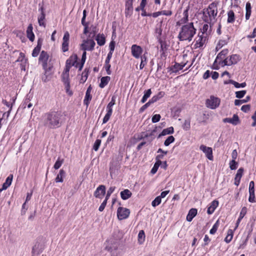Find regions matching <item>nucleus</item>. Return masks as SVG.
Here are the masks:
<instances>
[{"instance_id": "1", "label": "nucleus", "mask_w": 256, "mask_h": 256, "mask_svg": "<svg viewBox=\"0 0 256 256\" xmlns=\"http://www.w3.org/2000/svg\"><path fill=\"white\" fill-rule=\"evenodd\" d=\"M66 115L60 110H52L42 116L44 126L50 129L60 128L66 121Z\"/></svg>"}, {"instance_id": "2", "label": "nucleus", "mask_w": 256, "mask_h": 256, "mask_svg": "<svg viewBox=\"0 0 256 256\" xmlns=\"http://www.w3.org/2000/svg\"><path fill=\"white\" fill-rule=\"evenodd\" d=\"M194 23L190 22L181 28L178 38L180 41L188 40L190 42L196 32Z\"/></svg>"}, {"instance_id": "3", "label": "nucleus", "mask_w": 256, "mask_h": 256, "mask_svg": "<svg viewBox=\"0 0 256 256\" xmlns=\"http://www.w3.org/2000/svg\"><path fill=\"white\" fill-rule=\"evenodd\" d=\"M218 14L216 4L214 3L210 4L208 8L203 12L204 20L211 25H213L216 21V17Z\"/></svg>"}, {"instance_id": "4", "label": "nucleus", "mask_w": 256, "mask_h": 256, "mask_svg": "<svg viewBox=\"0 0 256 256\" xmlns=\"http://www.w3.org/2000/svg\"><path fill=\"white\" fill-rule=\"evenodd\" d=\"M115 104V97L112 96L110 102L106 106L107 112L103 118L102 124H106L109 120L110 117L112 114V106Z\"/></svg>"}, {"instance_id": "5", "label": "nucleus", "mask_w": 256, "mask_h": 256, "mask_svg": "<svg viewBox=\"0 0 256 256\" xmlns=\"http://www.w3.org/2000/svg\"><path fill=\"white\" fill-rule=\"evenodd\" d=\"M220 100L219 98L211 96L210 98L206 100V106L211 109H215L220 104Z\"/></svg>"}, {"instance_id": "6", "label": "nucleus", "mask_w": 256, "mask_h": 256, "mask_svg": "<svg viewBox=\"0 0 256 256\" xmlns=\"http://www.w3.org/2000/svg\"><path fill=\"white\" fill-rule=\"evenodd\" d=\"M96 45L94 41L92 39L84 40L80 44V49L83 51H92Z\"/></svg>"}, {"instance_id": "7", "label": "nucleus", "mask_w": 256, "mask_h": 256, "mask_svg": "<svg viewBox=\"0 0 256 256\" xmlns=\"http://www.w3.org/2000/svg\"><path fill=\"white\" fill-rule=\"evenodd\" d=\"M130 210L129 209L119 207L117 210V216L118 218L120 220H122L128 218L130 215Z\"/></svg>"}, {"instance_id": "8", "label": "nucleus", "mask_w": 256, "mask_h": 256, "mask_svg": "<svg viewBox=\"0 0 256 256\" xmlns=\"http://www.w3.org/2000/svg\"><path fill=\"white\" fill-rule=\"evenodd\" d=\"M62 81L65 86L66 92L70 96L72 94V91L70 90V82L69 79V74H62Z\"/></svg>"}, {"instance_id": "9", "label": "nucleus", "mask_w": 256, "mask_h": 256, "mask_svg": "<svg viewBox=\"0 0 256 256\" xmlns=\"http://www.w3.org/2000/svg\"><path fill=\"white\" fill-rule=\"evenodd\" d=\"M200 150L206 154V157L210 160H212L214 157L212 155V148L202 144L200 146Z\"/></svg>"}, {"instance_id": "10", "label": "nucleus", "mask_w": 256, "mask_h": 256, "mask_svg": "<svg viewBox=\"0 0 256 256\" xmlns=\"http://www.w3.org/2000/svg\"><path fill=\"white\" fill-rule=\"evenodd\" d=\"M143 50L140 46L133 44L131 47L132 56L136 58H138L141 56Z\"/></svg>"}, {"instance_id": "11", "label": "nucleus", "mask_w": 256, "mask_h": 256, "mask_svg": "<svg viewBox=\"0 0 256 256\" xmlns=\"http://www.w3.org/2000/svg\"><path fill=\"white\" fill-rule=\"evenodd\" d=\"M49 58V55L47 52L42 50L39 57V61L42 62V68L44 69H46L48 66V60Z\"/></svg>"}, {"instance_id": "12", "label": "nucleus", "mask_w": 256, "mask_h": 256, "mask_svg": "<svg viewBox=\"0 0 256 256\" xmlns=\"http://www.w3.org/2000/svg\"><path fill=\"white\" fill-rule=\"evenodd\" d=\"M70 38V34L68 32H66L64 34V36L62 38V51L63 52H66L68 50V42Z\"/></svg>"}, {"instance_id": "13", "label": "nucleus", "mask_w": 256, "mask_h": 256, "mask_svg": "<svg viewBox=\"0 0 256 256\" xmlns=\"http://www.w3.org/2000/svg\"><path fill=\"white\" fill-rule=\"evenodd\" d=\"M206 40V36L204 34H200V33H199L196 40V44H194L196 48L202 47L204 44Z\"/></svg>"}, {"instance_id": "14", "label": "nucleus", "mask_w": 256, "mask_h": 256, "mask_svg": "<svg viewBox=\"0 0 256 256\" xmlns=\"http://www.w3.org/2000/svg\"><path fill=\"white\" fill-rule=\"evenodd\" d=\"M186 65V63L184 64H179L175 62L174 66L168 68V72H172L176 73L178 70H182Z\"/></svg>"}, {"instance_id": "15", "label": "nucleus", "mask_w": 256, "mask_h": 256, "mask_svg": "<svg viewBox=\"0 0 256 256\" xmlns=\"http://www.w3.org/2000/svg\"><path fill=\"white\" fill-rule=\"evenodd\" d=\"M106 194V187L104 185L99 186L94 192V196L96 198H102Z\"/></svg>"}, {"instance_id": "16", "label": "nucleus", "mask_w": 256, "mask_h": 256, "mask_svg": "<svg viewBox=\"0 0 256 256\" xmlns=\"http://www.w3.org/2000/svg\"><path fill=\"white\" fill-rule=\"evenodd\" d=\"M78 58L76 54H73L66 60V64L77 68L78 64Z\"/></svg>"}, {"instance_id": "17", "label": "nucleus", "mask_w": 256, "mask_h": 256, "mask_svg": "<svg viewBox=\"0 0 256 256\" xmlns=\"http://www.w3.org/2000/svg\"><path fill=\"white\" fill-rule=\"evenodd\" d=\"M224 122H228L234 126L237 125L240 122V119L237 114H234L232 118H225L223 120Z\"/></svg>"}, {"instance_id": "18", "label": "nucleus", "mask_w": 256, "mask_h": 256, "mask_svg": "<svg viewBox=\"0 0 256 256\" xmlns=\"http://www.w3.org/2000/svg\"><path fill=\"white\" fill-rule=\"evenodd\" d=\"M42 44V38H38V40L37 46L32 50V56L33 57H36L38 55L41 49Z\"/></svg>"}, {"instance_id": "19", "label": "nucleus", "mask_w": 256, "mask_h": 256, "mask_svg": "<svg viewBox=\"0 0 256 256\" xmlns=\"http://www.w3.org/2000/svg\"><path fill=\"white\" fill-rule=\"evenodd\" d=\"M218 206V202L216 200H213L208 208L207 213L212 214Z\"/></svg>"}, {"instance_id": "20", "label": "nucleus", "mask_w": 256, "mask_h": 256, "mask_svg": "<svg viewBox=\"0 0 256 256\" xmlns=\"http://www.w3.org/2000/svg\"><path fill=\"white\" fill-rule=\"evenodd\" d=\"M33 27L32 24H30L26 30V36L31 42L34 40L35 36L32 32Z\"/></svg>"}, {"instance_id": "21", "label": "nucleus", "mask_w": 256, "mask_h": 256, "mask_svg": "<svg viewBox=\"0 0 256 256\" xmlns=\"http://www.w3.org/2000/svg\"><path fill=\"white\" fill-rule=\"evenodd\" d=\"M13 178V175L10 174L6 178V182L3 184L2 188H0V192L7 189L11 184Z\"/></svg>"}, {"instance_id": "22", "label": "nucleus", "mask_w": 256, "mask_h": 256, "mask_svg": "<svg viewBox=\"0 0 256 256\" xmlns=\"http://www.w3.org/2000/svg\"><path fill=\"white\" fill-rule=\"evenodd\" d=\"M51 68L50 67H46V69H44L45 72L43 76H42V82H46L48 80L51 78V73L50 72V70Z\"/></svg>"}, {"instance_id": "23", "label": "nucleus", "mask_w": 256, "mask_h": 256, "mask_svg": "<svg viewBox=\"0 0 256 256\" xmlns=\"http://www.w3.org/2000/svg\"><path fill=\"white\" fill-rule=\"evenodd\" d=\"M126 10H125V14L126 16H130L132 14L133 12V6L132 3H126Z\"/></svg>"}, {"instance_id": "24", "label": "nucleus", "mask_w": 256, "mask_h": 256, "mask_svg": "<svg viewBox=\"0 0 256 256\" xmlns=\"http://www.w3.org/2000/svg\"><path fill=\"white\" fill-rule=\"evenodd\" d=\"M198 212L197 209L194 208H191L186 216V220L188 222H191L194 218L196 216Z\"/></svg>"}, {"instance_id": "25", "label": "nucleus", "mask_w": 256, "mask_h": 256, "mask_svg": "<svg viewBox=\"0 0 256 256\" xmlns=\"http://www.w3.org/2000/svg\"><path fill=\"white\" fill-rule=\"evenodd\" d=\"M121 198L123 200H126L131 197L132 193L128 189H125L120 193Z\"/></svg>"}, {"instance_id": "26", "label": "nucleus", "mask_w": 256, "mask_h": 256, "mask_svg": "<svg viewBox=\"0 0 256 256\" xmlns=\"http://www.w3.org/2000/svg\"><path fill=\"white\" fill-rule=\"evenodd\" d=\"M174 132V129L172 126H170L168 128L164 129L162 132L159 134L158 138H160L162 136H164L167 134H172Z\"/></svg>"}, {"instance_id": "27", "label": "nucleus", "mask_w": 256, "mask_h": 256, "mask_svg": "<svg viewBox=\"0 0 256 256\" xmlns=\"http://www.w3.org/2000/svg\"><path fill=\"white\" fill-rule=\"evenodd\" d=\"M96 40L100 46H104L106 43V38L104 34H97Z\"/></svg>"}, {"instance_id": "28", "label": "nucleus", "mask_w": 256, "mask_h": 256, "mask_svg": "<svg viewBox=\"0 0 256 256\" xmlns=\"http://www.w3.org/2000/svg\"><path fill=\"white\" fill-rule=\"evenodd\" d=\"M66 176V172L63 169H61L59 173L56 178L55 181L56 182H62L64 181V178Z\"/></svg>"}, {"instance_id": "29", "label": "nucleus", "mask_w": 256, "mask_h": 256, "mask_svg": "<svg viewBox=\"0 0 256 256\" xmlns=\"http://www.w3.org/2000/svg\"><path fill=\"white\" fill-rule=\"evenodd\" d=\"M164 94L165 92H160L154 96L150 100L152 104H154L164 97Z\"/></svg>"}, {"instance_id": "30", "label": "nucleus", "mask_w": 256, "mask_h": 256, "mask_svg": "<svg viewBox=\"0 0 256 256\" xmlns=\"http://www.w3.org/2000/svg\"><path fill=\"white\" fill-rule=\"evenodd\" d=\"M224 84H231L234 85V86L236 88H244L246 86V82H242L241 84H239L238 82H235L234 80H230L228 82L225 81L224 82Z\"/></svg>"}, {"instance_id": "31", "label": "nucleus", "mask_w": 256, "mask_h": 256, "mask_svg": "<svg viewBox=\"0 0 256 256\" xmlns=\"http://www.w3.org/2000/svg\"><path fill=\"white\" fill-rule=\"evenodd\" d=\"M90 73V69L86 68L82 74V77L80 80V83L84 84L85 82L88 78Z\"/></svg>"}, {"instance_id": "32", "label": "nucleus", "mask_w": 256, "mask_h": 256, "mask_svg": "<svg viewBox=\"0 0 256 256\" xmlns=\"http://www.w3.org/2000/svg\"><path fill=\"white\" fill-rule=\"evenodd\" d=\"M240 60V56L238 54H232L230 56L229 58L230 64H235L238 63Z\"/></svg>"}, {"instance_id": "33", "label": "nucleus", "mask_w": 256, "mask_h": 256, "mask_svg": "<svg viewBox=\"0 0 256 256\" xmlns=\"http://www.w3.org/2000/svg\"><path fill=\"white\" fill-rule=\"evenodd\" d=\"M228 49H224L222 50L217 56L216 59L215 60L214 63L217 62L218 60H222L225 58L226 56L228 54Z\"/></svg>"}, {"instance_id": "34", "label": "nucleus", "mask_w": 256, "mask_h": 256, "mask_svg": "<svg viewBox=\"0 0 256 256\" xmlns=\"http://www.w3.org/2000/svg\"><path fill=\"white\" fill-rule=\"evenodd\" d=\"M110 80V78L108 76L102 77L100 80V82L99 84V86L100 88H104L108 84Z\"/></svg>"}, {"instance_id": "35", "label": "nucleus", "mask_w": 256, "mask_h": 256, "mask_svg": "<svg viewBox=\"0 0 256 256\" xmlns=\"http://www.w3.org/2000/svg\"><path fill=\"white\" fill-rule=\"evenodd\" d=\"M235 20V14L232 10H230L228 12L227 22L232 24Z\"/></svg>"}, {"instance_id": "36", "label": "nucleus", "mask_w": 256, "mask_h": 256, "mask_svg": "<svg viewBox=\"0 0 256 256\" xmlns=\"http://www.w3.org/2000/svg\"><path fill=\"white\" fill-rule=\"evenodd\" d=\"M30 96H27L26 98L24 100L22 104V107L24 108H26V107L28 108H30L32 106V104L30 102Z\"/></svg>"}, {"instance_id": "37", "label": "nucleus", "mask_w": 256, "mask_h": 256, "mask_svg": "<svg viewBox=\"0 0 256 256\" xmlns=\"http://www.w3.org/2000/svg\"><path fill=\"white\" fill-rule=\"evenodd\" d=\"M152 94L151 89H148L144 92V95L141 100L142 103H144Z\"/></svg>"}, {"instance_id": "38", "label": "nucleus", "mask_w": 256, "mask_h": 256, "mask_svg": "<svg viewBox=\"0 0 256 256\" xmlns=\"http://www.w3.org/2000/svg\"><path fill=\"white\" fill-rule=\"evenodd\" d=\"M250 100V96H248L244 100H234V104L236 106H240V104L248 102Z\"/></svg>"}, {"instance_id": "39", "label": "nucleus", "mask_w": 256, "mask_h": 256, "mask_svg": "<svg viewBox=\"0 0 256 256\" xmlns=\"http://www.w3.org/2000/svg\"><path fill=\"white\" fill-rule=\"evenodd\" d=\"M146 53H144V54L140 56L141 62L140 66V68L142 70L144 66L146 64V60L147 57L146 55Z\"/></svg>"}, {"instance_id": "40", "label": "nucleus", "mask_w": 256, "mask_h": 256, "mask_svg": "<svg viewBox=\"0 0 256 256\" xmlns=\"http://www.w3.org/2000/svg\"><path fill=\"white\" fill-rule=\"evenodd\" d=\"M162 164V162L161 160H156V162H155L154 166L150 170V172L153 174H156L158 170V167L161 165Z\"/></svg>"}, {"instance_id": "41", "label": "nucleus", "mask_w": 256, "mask_h": 256, "mask_svg": "<svg viewBox=\"0 0 256 256\" xmlns=\"http://www.w3.org/2000/svg\"><path fill=\"white\" fill-rule=\"evenodd\" d=\"M45 14H40V15L38 17V22L40 26L46 27V24L44 22L45 19Z\"/></svg>"}, {"instance_id": "42", "label": "nucleus", "mask_w": 256, "mask_h": 256, "mask_svg": "<svg viewBox=\"0 0 256 256\" xmlns=\"http://www.w3.org/2000/svg\"><path fill=\"white\" fill-rule=\"evenodd\" d=\"M182 127L184 130H188L190 128V118L185 120Z\"/></svg>"}, {"instance_id": "43", "label": "nucleus", "mask_w": 256, "mask_h": 256, "mask_svg": "<svg viewBox=\"0 0 256 256\" xmlns=\"http://www.w3.org/2000/svg\"><path fill=\"white\" fill-rule=\"evenodd\" d=\"M233 237V231L230 229L228 230L226 236L225 238L224 241L226 243H229L232 240Z\"/></svg>"}, {"instance_id": "44", "label": "nucleus", "mask_w": 256, "mask_h": 256, "mask_svg": "<svg viewBox=\"0 0 256 256\" xmlns=\"http://www.w3.org/2000/svg\"><path fill=\"white\" fill-rule=\"evenodd\" d=\"M155 32L156 34V38L160 42H162L161 36L162 34V29L161 28H156L155 30Z\"/></svg>"}, {"instance_id": "45", "label": "nucleus", "mask_w": 256, "mask_h": 256, "mask_svg": "<svg viewBox=\"0 0 256 256\" xmlns=\"http://www.w3.org/2000/svg\"><path fill=\"white\" fill-rule=\"evenodd\" d=\"M219 225H220L219 221H218V220L215 222V224L213 225L212 228L210 229V233L211 234H214L216 232L219 226Z\"/></svg>"}, {"instance_id": "46", "label": "nucleus", "mask_w": 256, "mask_h": 256, "mask_svg": "<svg viewBox=\"0 0 256 256\" xmlns=\"http://www.w3.org/2000/svg\"><path fill=\"white\" fill-rule=\"evenodd\" d=\"M175 140L174 138L172 136H170L168 137V138L164 142V144L165 146H168L170 144L174 142Z\"/></svg>"}, {"instance_id": "47", "label": "nucleus", "mask_w": 256, "mask_h": 256, "mask_svg": "<svg viewBox=\"0 0 256 256\" xmlns=\"http://www.w3.org/2000/svg\"><path fill=\"white\" fill-rule=\"evenodd\" d=\"M64 159H60L58 158L54 166V168L56 170L58 169L64 163Z\"/></svg>"}, {"instance_id": "48", "label": "nucleus", "mask_w": 256, "mask_h": 256, "mask_svg": "<svg viewBox=\"0 0 256 256\" xmlns=\"http://www.w3.org/2000/svg\"><path fill=\"white\" fill-rule=\"evenodd\" d=\"M138 242L142 244V243L145 239V234L143 230H141L140 231L138 234Z\"/></svg>"}, {"instance_id": "49", "label": "nucleus", "mask_w": 256, "mask_h": 256, "mask_svg": "<svg viewBox=\"0 0 256 256\" xmlns=\"http://www.w3.org/2000/svg\"><path fill=\"white\" fill-rule=\"evenodd\" d=\"M92 98V96L90 94L86 93V96L84 97V104L88 106Z\"/></svg>"}, {"instance_id": "50", "label": "nucleus", "mask_w": 256, "mask_h": 256, "mask_svg": "<svg viewBox=\"0 0 256 256\" xmlns=\"http://www.w3.org/2000/svg\"><path fill=\"white\" fill-rule=\"evenodd\" d=\"M162 198L159 196H156L152 202V205L153 207H156L160 204Z\"/></svg>"}, {"instance_id": "51", "label": "nucleus", "mask_w": 256, "mask_h": 256, "mask_svg": "<svg viewBox=\"0 0 256 256\" xmlns=\"http://www.w3.org/2000/svg\"><path fill=\"white\" fill-rule=\"evenodd\" d=\"M229 164L231 170H235L237 168L238 163L234 160H232L230 161Z\"/></svg>"}, {"instance_id": "52", "label": "nucleus", "mask_w": 256, "mask_h": 256, "mask_svg": "<svg viewBox=\"0 0 256 256\" xmlns=\"http://www.w3.org/2000/svg\"><path fill=\"white\" fill-rule=\"evenodd\" d=\"M246 92L245 90L238 91L236 92V96L238 98H242L246 94Z\"/></svg>"}, {"instance_id": "53", "label": "nucleus", "mask_w": 256, "mask_h": 256, "mask_svg": "<svg viewBox=\"0 0 256 256\" xmlns=\"http://www.w3.org/2000/svg\"><path fill=\"white\" fill-rule=\"evenodd\" d=\"M24 58V54L23 52H20V56L16 60V62H26L27 60L25 59Z\"/></svg>"}, {"instance_id": "54", "label": "nucleus", "mask_w": 256, "mask_h": 256, "mask_svg": "<svg viewBox=\"0 0 256 256\" xmlns=\"http://www.w3.org/2000/svg\"><path fill=\"white\" fill-rule=\"evenodd\" d=\"M100 144H101V140L100 139H97L95 141V142L94 144L93 150H94L96 152L98 151L99 148V147L100 145Z\"/></svg>"}, {"instance_id": "55", "label": "nucleus", "mask_w": 256, "mask_h": 256, "mask_svg": "<svg viewBox=\"0 0 256 256\" xmlns=\"http://www.w3.org/2000/svg\"><path fill=\"white\" fill-rule=\"evenodd\" d=\"M151 104H152V102L149 101L146 102V104H144V106H142L139 110V112L142 113V112L146 108H147Z\"/></svg>"}, {"instance_id": "56", "label": "nucleus", "mask_w": 256, "mask_h": 256, "mask_svg": "<svg viewBox=\"0 0 256 256\" xmlns=\"http://www.w3.org/2000/svg\"><path fill=\"white\" fill-rule=\"evenodd\" d=\"M249 194H254V182L251 181L249 184Z\"/></svg>"}, {"instance_id": "57", "label": "nucleus", "mask_w": 256, "mask_h": 256, "mask_svg": "<svg viewBox=\"0 0 256 256\" xmlns=\"http://www.w3.org/2000/svg\"><path fill=\"white\" fill-rule=\"evenodd\" d=\"M161 116L160 114H156L154 115L152 118V121L153 123H156L160 121Z\"/></svg>"}, {"instance_id": "58", "label": "nucleus", "mask_w": 256, "mask_h": 256, "mask_svg": "<svg viewBox=\"0 0 256 256\" xmlns=\"http://www.w3.org/2000/svg\"><path fill=\"white\" fill-rule=\"evenodd\" d=\"M229 38H228V40H219L218 43V46H219L218 48H221L224 46L226 45L228 43V40Z\"/></svg>"}, {"instance_id": "59", "label": "nucleus", "mask_w": 256, "mask_h": 256, "mask_svg": "<svg viewBox=\"0 0 256 256\" xmlns=\"http://www.w3.org/2000/svg\"><path fill=\"white\" fill-rule=\"evenodd\" d=\"M247 212V208L246 206H244L242 208L241 211L240 212L239 218H243L244 216L246 214Z\"/></svg>"}, {"instance_id": "60", "label": "nucleus", "mask_w": 256, "mask_h": 256, "mask_svg": "<svg viewBox=\"0 0 256 256\" xmlns=\"http://www.w3.org/2000/svg\"><path fill=\"white\" fill-rule=\"evenodd\" d=\"M244 172V168H240L237 171L236 174L235 176L237 178H242L243 176Z\"/></svg>"}, {"instance_id": "61", "label": "nucleus", "mask_w": 256, "mask_h": 256, "mask_svg": "<svg viewBox=\"0 0 256 256\" xmlns=\"http://www.w3.org/2000/svg\"><path fill=\"white\" fill-rule=\"evenodd\" d=\"M110 67H111V66L110 64H108L106 63L104 64V68L106 72V74L108 75H110L112 74V71L110 70Z\"/></svg>"}, {"instance_id": "62", "label": "nucleus", "mask_w": 256, "mask_h": 256, "mask_svg": "<svg viewBox=\"0 0 256 256\" xmlns=\"http://www.w3.org/2000/svg\"><path fill=\"white\" fill-rule=\"evenodd\" d=\"M26 202H25L22 206V208L21 210L22 215H24L26 213V210H28V206H26Z\"/></svg>"}, {"instance_id": "63", "label": "nucleus", "mask_w": 256, "mask_h": 256, "mask_svg": "<svg viewBox=\"0 0 256 256\" xmlns=\"http://www.w3.org/2000/svg\"><path fill=\"white\" fill-rule=\"evenodd\" d=\"M250 104L244 105L242 106L241 110L244 112H247L250 110Z\"/></svg>"}, {"instance_id": "64", "label": "nucleus", "mask_w": 256, "mask_h": 256, "mask_svg": "<svg viewBox=\"0 0 256 256\" xmlns=\"http://www.w3.org/2000/svg\"><path fill=\"white\" fill-rule=\"evenodd\" d=\"M208 24H204L203 26H202V34H206V35H207V32H208Z\"/></svg>"}]
</instances>
